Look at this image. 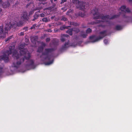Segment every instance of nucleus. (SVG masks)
Returning a JSON list of instances; mask_svg holds the SVG:
<instances>
[{
    "instance_id": "nucleus-24",
    "label": "nucleus",
    "mask_w": 132,
    "mask_h": 132,
    "mask_svg": "<svg viewBox=\"0 0 132 132\" xmlns=\"http://www.w3.org/2000/svg\"><path fill=\"white\" fill-rule=\"evenodd\" d=\"M78 15L79 16H80L82 17H83L84 16L85 14L84 13H82L81 12H79L78 14H76V15L77 16Z\"/></svg>"
},
{
    "instance_id": "nucleus-2",
    "label": "nucleus",
    "mask_w": 132,
    "mask_h": 132,
    "mask_svg": "<svg viewBox=\"0 0 132 132\" xmlns=\"http://www.w3.org/2000/svg\"><path fill=\"white\" fill-rule=\"evenodd\" d=\"M91 13L94 16L93 18L94 19H98L101 18L102 20H105L109 19L110 18V16L109 15L104 16L103 14H99L98 9L96 8L91 11Z\"/></svg>"
},
{
    "instance_id": "nucleus-15",
    "label": "nucleus",
    "mask_w": 132,
    "mask_h": 132,
    "mask_svg": "<svg viewBox=\"0 0 132 132\" xmlns=\"http://www.w3.org/2000/svg\"><path fill=\"white\" fill-rule=\"evenodd\" d=\"M28 3L26 5V8H27L29 7L30 4L33 3V0H27Z\"/></svg>"
},
{
    "instance_id": "nucleus-36",
    "label": "nucleus",
    "mask_w": 132,
    "mask_h": 132,
    "mask_svg": "<svg viewBox=\"0 0 132 132\" xmlns=\"http://www.w3.org/2000/svg\"><path fill=\"white\" fill-rule=\"evenodd\" d=\"M104 43L106 44H108V40L107 39H105L104 40Z\"/></svg>"
},
{
    "instance_id": "nucleus-50",
    "label": "nucleus",
    "mask_w": 132,
    "mask_h": 132,
    "mask_svg": "<svg viewBox=\"0 0 132 132\" xmlns=\"http://www.w3.org/2000/svg\"><path fill=\"white\" fill-rule=\"evenodd\" d=\"M55 4H54L53 5V6H52V7H55Z\"/></svg>"
},
{
    "instance_id": "nucleus-17",
    "label": "nucleus",
    "mask_w": 132,
    "mask_h": 132,
    "mask_svg": "<svg viewBox=\"0 0 132 132\" xmlns=\"http://www.w3.org/2000/svg\"><path fill=\"white\" fill-rule=\"evenodd\" d=\"M43 47L42 46H40L38 47L37 52L39 53H40L42 52L43 50Z\"/></svg>"
},
{
    "instance_id": "nucleus-3",
    "label": "nucleus",
    "mask_w": 132,
    "mask_h": 132,
    "mask_svg": "<svg viewBox=\"0 0 132 132\" xmlns=\"http://www.w3.org/2000/svg\"><path fill=\"white\" fill-rule=\"evenodd\" d=\"M54 51L53 48H46L45 49V51L42 53L43 55H47V56L45 58V59L49 61V62H46L45 63L46 65H49L52 63L53 62V60H52L50 61L51 58V55H48V54L50 53H51Z\"/></svg>"
},
{
    "instance_id": "nucleus-5",
    "label": "nucleus",
    "mask_w": 132,
    "mask_h": 132,
    "mask_svg": "<svg viewBox=\"0 0 132 132\" xmlns=\"http://www.w3.org/2000/svg\"><path fill=\"white\" fill-rule=\"evenodd\" d=\"M28 18L27 12V11L23 12L21 15V19L17 23L18 26H21L24 22L28 21Z\"/></svg>"
},
{
    "instance_id": "nucleus-33",
    "label": "nucleus",
    "mask_w": 132,
    "mask_h": 132,
    "mask_svg": "<svg viewBox=\"0 0 132 132\" xmlns=\"http://www.w3.org/2000/svg\"><path fill=\"white\" fill-rule=\"evenodd\" d=\"M126 9V6H125L123 5L121 7V9L122 11H124V10Z\"/></svg>"
},
{
    "instance_id": "nucleus-57",
    "label": "nucleus",
    "mask_w": 132,
    "mask_h": 132,
    "mask_svg": "<svg viewBox=\"0 0 132 132\" xmlns=\"http://www.w3.org/2000/svg\"><path fill=\"white\" fill-rule=\"evenodd\" d=\"M51 18H53V16H52V17H51Z\"/></svg>"
},
{
    "instance_id": "nucleus-10",
    "label": "nucleus",
    "mask_w": 132,
    "mask_h": 132,
    "mask_svg": "<svg viewBox=\"0 0 132 132\" xmlns=\"http://www.w3.org/2000/svg\"><path fill=\"white\" fill-rule=\"evenodd\" d=\"M12 27L11 24H6L5 26V28L4 32L6 33H7L8 30H10Z\"/></svg>"
},
{
    "instance_id": "nucleus-9",
    "label": "nucleus",
    "mask_w": 132,
    "mask_h": 132,
    "mask_svg": "<svg viewBox=\"0 0 132 132\" xmlns=\"http://www.w3.org/2000/svg\"><path fill=\"white\" fill-rule=\"evenodd\" d=\"M69 37V36L67 34H63L61 36V40L62 42H64L65 40H67L68 37Z\"/></svg>"
},
{
    "instance_id": "nucleus-22",
    "label": "nucleus",
    "mask_w": 132,
    "mask_h": 132,
    "mask_svg": "<svg viewBox=\"0 0 132 132\" xmlns=\"http://www.w3.org/2000/svg\"><path fill=\"white\" fill-rule=\"evenodd\" d=\"M101 22H103V21L100 20H98L96 22H95L94 21L91 22L90 23V24H96L97 23H100Z\"/></svg>"
},
{
    "instance_id": "nucleus-8",
    "label": "nucleus",
    "mask_w": 132,
    "mask_h": 132,
    "mask_svg": "<svg viewBox=\"0 0 132 132\" xmlns=\"http://www.w3.org/2000/svg\"><path fill=\"white\" fill-rule=\"evenodd\" d=\"M5 54H3L0 56V60L4 61L5 62H7L9 61V56Z\"/></svg>"
},
{
    "instance_id": "nucleus-13",
    "label": "nucleus",
    "mask_w": 132,
    "mask_h": 132,
    "mask_svg": "<svg viewBox=\"0 0 132 132\" xmlns=\"http://www.w3.org/2000/svg\"><path fill=\"white\" fill-rule=\"evenodd\" d=\"M39 16V14H37V12H36L33 16L34 18L32 20V21H34L35 20L38 19Z\"/></svg>"
},
{
    "instance_id": "nucleus-21",
    "label": "nucleus",
    "mask_w": 132,
    "mask_h": 132,
    "mask_svg": "<svg viewBox=\"0 0 132 132\" xmlns=\"http://www.w3.org/2000/svg\"><path fill=\"white\" fill-rule=\"evenodd\" d=\"M73 31H74L76 33H78L80 31L79 29L77 28H72Z\"/></svg>"
},
{
    "instance_id": "nucleus-58",
    "label": "nucleus",
    "mask_w": 132,
    "mask_h": 132,
    "mask_svg": "<svg viewBox=\"0 0 132 132\" xmlns=\"http://www.w3.org/2000/svg\"><path fill=\"white\" fill-rule=\"evenodd\" d=\"M51 2H52V1H51Z\"/></svg>"
},
{
    "instance_id": "nucleus-42",
    "label": "nucleus",
    "mask_w": 132,
    "mask_h": 132,
    "mask_svg": "<svg viewBox=\"0 0 132 132\" xmlns=\"http://www.w3.org/2000/svg\"><path fill=\"white\" fill-rule=\"evenodd\" d=\"M45 31L48 32H52V30L51 29H49L47 30H46Z\"/></svg>"
},
{
    "instance_id": "nucleus-39",
    "label": "nucleus",
    "mask_w": 132,
    "mask_h": 132,
    "mask_svg": "<svg viewBox=\"0 0 132 132\" xmlns=\"http://www.w3.org/2000/svg\"><path fill=\"white\" fill-rule=\"evenodd\" d=\"M125 11L126 12L128 13L131 12V11L128 8H126V9H125Z\"/></svg>"
},
{
    "instance_id": "nucleus-19",
    "label": "nucleus",
    "mask_w": 132,
    "mask_h": 132,
    "mask_svg": "<svg viewBox=\"0 0 132 132\" xmlns=\"http://www.w3.org/2000/svg\"><path fill=\"white\" fill-rule=\"evenodd\" d=\"M73 30H72V28L70 29H69L66 32L69 34L71 36L72 35V31Z\"/></svg>"
},
{
    "instance_id": "nucleus-45",
    "label": "nucleus",
    "mask_w": 132,
    "mask_h": 132,
    "mask_svg": "<svg viewBox=\"0 0 132 132\" xmlns=\"http://www.w3.org/2000/svg\"><path fill=\"white\" fill-rule=\"evenodd\" d=\"M23 30H24L25 31H27L28 30V27H25L23 28Z\"/></svg>"
},
{
    "instance_id": "nucleus-43",
    "label": "nucleus",
    "mask_w": 132,
    "mask_h": 132,
    "mask_svg": "<svg viewBox=\"0 0 132 132\" xmlns=\"http://www.w3.org/2000/svg\"><path fill=\"white\" fill-rule=\"evenodd\" d=\"M41 9L39 7H37L33 9L34 10V11H35L36 10H40Z\"/></svg>"
},
{
    "instance_id": "nucleus-47",
    "label": "nucleus",
    "mask_w": 132,
    "mask_h": 132,
    "mask_svg": "<svg viewBox=\"0 0 132 132\" xmlns=\"http://www.w3.org/2000/svg\"><path fill=\"white\" fill-rule=\"evenodd\" d=\"M123 17L124 18H127L128 17V16H126L125 14H124L123 15Z\"/></svg>"
},
{
    "instance_id": "nucleus-38",
    "label": "nucleus",
    "mask_w": 132,
    "mask_h": 132,
    "mask_svg": "<svg viewBox=\"0 0 132 132\" xmlns=\"http://www.w3.org/2000/svg\"><path fill=\"white\" fill-rule=\"evenodd\" d=\"M3 72V69L2 67H0V76L1 75Z\"/></svg>"
},
{
    "instance_id": "nucleus-12",
    "label": "nucleus",
    "mask_w": 132,
    "mask_h": 132,
    "mask_svg": "<svg viewBox=\"0 0 132 132\" xmlns=\"http://www.w3.org/2000/svg\"><path fill=\"white\" fill-rule=\"evenodd\" d=\"M3 27L2 26H0V34H3V35L1 36L3 38L5 37L6 33H5L4 31L3 30Z\"/></svg>"
},
{
    "instance_id": "nucleus-29",
    "label": "nucleus",
    "mask_w": 132,
    "mask_h": 132,
    "mask_svg": "<svg viewBox=\"0 0 132 132\" xmlns=\"http://www.w3.org/2000/svg\"><path fill=\"white\" fill-rule=\"evenodd\" d=\"M34 9H31L29 12V15L30 16L33 14L34 13Z\"/></svg>"
},
{
    "instance_id": "nucleus-32",
    "label": "nucleus",
    "mask_w": 132,
    "mask_h": 132,
    "mask_svg": "<svg viewBox=\"0 0 132 132\" xmlns=\"http://www.w3.org/2000/svg\"><path fill=\"white\" fill-rule=\"evenodd\" d=\"M12 36H11L10 37H8L7 38L5 39V41L7 42L9 41L10 39H12Z\"/></svg>"
},
{
    "instance_id": "nucleus-35",
    "label": "nucleus",
    "mask_w": 132,
    "mask_h": 132,
    "mask_svg": "<svg viewBox=\"0 0 132 132\" xmlns=\"http://www.w3.org/2000/svg\"><path fill=\"white\" fill-rule=\"evenodd\" d=\"M68 19L66 17L64 16H62V18L61 19V20L64 21H66Z\"/></svg>"
},
{
    "instance_id": "nucleus-11",
    "label": "nucleus",
    "mask_w": 132,
    "mask_h": 132,
    "mask_svg": "<svg viewBox=\"0 0 132 132\" xmlns=\"http://www.w3.org/2000/svg\"><path fill=\"white\" fill-rule=\"evenodd\" d=\"M10 5L9 1H7L6 2L3 3L2 5V7L3 8H6L9 7Z\"/></svg>"
},
{
    "instance_id": "nucleus-18",
    "label": "nucleus",
    "mask_w": 132,
    "mask_h": 132,
    "mask_svg": "<svg viewBox=\"0 0 132 132\" xmlns=\"http://www.w3.org/2000/svg\"><path fill=\"white\" fill-rule=\"evenodd\" d=\"M122 29L121 26L119 25H117L116 26L115 29L117 30H119Z\"/></svg>"
},
{
    "instance_id": "nucleus-28",
    "label": "nucleus",
    "mask_w": 132,
    "mask_h": 132,
    "mask_svg": "<svg viewBox=\"0 0 132 132\" xmlns=\"http://www.w3.org/2000/svg\"><path fill=\"white\" fill-rule=\"evenodd\" d=\"M37 39V36H34V37H32L31 38V41L32 42V41L34 42L35 41H36Z\"/></svg>"
},
{
    "instance_id": "nucleus-54",
    "label": "nucleus",
    "mask_w": 132,
    "mask_h": 132,
    "mask_svg": "<svg viewBox=\"0 0 132 132\" xmlns=\"http://www.w3.org/2000/svg\"><path fill=\"white\" fill-rule=\"evenodd\" d=\"M129 2H132V0H129Z\"/></svg>"
},
{
    "instance_id": "nucleus-40",
    "label": "nucleus",
    "mask_w": 132,
    "mask_h": 132,
    "mask_svg": "<svg viewBox=\"0 0 132 132\" xmlns=\"http://www.w3.org/2000/svg\"><path fill=\"white\" fill-rule=\"evenodd\" d=\"M36 26V24H34L32 26L30 27V29H34L35 28V27Z\"/></svg>"
},
{
    "instance_id": "nucleus-51",
    "label": "nucleus",
    "mask_w": 132,
    "mask_h": 132,
    "mask_svg": "<svg viewBox=\"0 0 132 132\" xmlns=\"http://www.w3.org/2000/svg\"><path fill=\"white\" fill-rule=\"evenodd\" d=\"M2 0H0V4L2 3Z\"/></svg>"
},
{
    "instance_id": "nucleus-27",
    "label": "nucleus",
    "mask_w": 132,
    "mask_h": 132,
    "mask_svg": "<svg viewBox=\"0 0 132 132\" xmlns=\"http://www.w3.org/2000/svg\"><path fill=\"white\" fill-rule=\"evenodd\" d=\"M70 25H73L74 26L78 25V24L77 23L73 22H71L70 23Z\"/></svg>"
},
{
    "instance_id": "nucleus-31",
    "label": "nucleus",
    "mask_w": 132,
    "mask_h": 132,
    "mask_svg": "<svg viewBox=\"0 0 132 132\" xmlns=\"http://www.w3.org/2000/svg\"><path fill=\"white\" fill-rule=\"evenodd\" d=\"M87 34H82L80 35V36L82 37L83 38H85L87 36Z\"/></svg>"
},
{
    "instance_id": "nucleus-37",
    "label": "nucleus",
    "mask_w": 132,
    "mask_h": 132,
    "mask_svg": "<svg viewBox=\"0 0 132 132\" xmlns=\"http://www.w3.org/2000/svg\"><path fill=\"white\" fill-rule=\"evenodd\" d=\"M41 46L43 47V48H44V47H45L46 46V44L44 43L43 42H42L41 43Z\"/></svg>"
},
{
    "instance_id": "nucleus-49",
    "label": "nucleus",
    "mask_w": 132,
    "mask_h": 132,
    "mask_svg": "<svg viewBox=\"0 0 132 132\" xmlns=\"http://www.w3.org/2000/svg\"><path fill=\"white\" fill-rule=\"evenodd\" d=\"M2 10L1 8H0V13H1L2 12Z\"/></svg>"
},
{
    "instance_id": "nucleus-20",
    "label": "nucleus",
    "mask_w": 132,
    "mask_h": 132,
    "mask_svg": "<svg viewBox=\"0 0 132 132\" xmlns=\"http://www.w3.org/2000/svg\"><path fill=\"white\" fill-rule=\"evenodd\" d=\"M120 16V14H118V15H113L111 17V18H109V19H114L119 17Z\"/></svg>"
},
{
    "instance_id": "nucleus-26",
    "label": "nucleus",
    "mask_w": 132,
    "mask_h": 132,
    "mask_svg": "<svg viewBox=\"0 0 132 132\" xmlns=\"http://www.w3.org/2000/svg\"><path fill=\"white\" fill-rule=\"evenodd\" d=\"M92 31V30L90 28H88L86 31V33L87 34H88L91 32Z\"/></svg>"
},
{
    "instance_id": "nucleus-56",
    "label": "nucleus",
    "mask_w": 132,
    "mask_h": 132,
    "mask_svg": "<svg viewBox=\"0 0 132 132\" xmlns=\"http://www.w3.org/2000/svg\"><path fill=\"white\" fill-rule=\"evenodd\" d=\"M57 0H54V1H57Z\"/></svg>"
},
{
    "instance_id": "nucleus-1",
    "label": "nucleus",
    "mask_w": 132,
    "mask_h": 132,
    "mask_svg": "<svg viewBox=\"0 0 132 132\" xmlns=\"http://www.w3.org/2000/svg\"><path fill=\"white\" fill-rule=\"evenodd\" d=\"M19 50H20V55L18 53L17 51L15 50L12 55L14 59H16L17 61L16 63H13L12 66L17 68H18L22 63L24 61V60L26 59L27 60L28 62L27 64L26 67L34 68H35L34 61L32 60H29L31 57V55L29 52L27 53L28 51L27 49L19 47Z\"/></svg>"
},
{
    "instance_id": "nucleus-25",
    "label": "nucleus",
    "mask_w": 132,
    "mask_h": 132,
    "mask_svg": "<svg viewBox=\"0 0 132 132\" xmlns=\"http://www.w3.org/2000/svg\"><path fill=\"white\" fill-rule=\"evenodd\" d=\"M42 20V21L43 22H47L48 21H49L50 20H48L47 17L44 18H43Z\"/></svg>"
},
{
    "instance_id": "nucleus-46",
    "label": "nucleus",
    "mask_w": 132,
    "mask_h": 132,
    "mask_svg": "<svg viewBox=\"0 0 132 132\" xmlns=\"http://www.w3.org/2000/svg\"><path fill=\"white\" fill-rule=\"evenodd\" d=\"M66 0H62V1H61V4L63 3L64 2H66Z\"/></svg>"
},
{
    "instance_id": "nucleus-48",
    "label": "nucleus",
    "mask_w": 132,
    "mask_h": 132,
    "mask_svg": "<svg viewBox=\"0 0 132 132\" xmlns=\"http://www.w3.org/2000/svg\"><path fill=\"white\" fill-rule=\"evenodd\" d=\"M20 35L21 36H23L24 35V33L23 32H21L20 33Z\"/></svg>"
},
{
    "instance_id": "nucleus-4",
    "label": "nucleus",
    "mask_w": 132,
    "mask_h": 132,
    "mask_svg": "<svg viewBox=\"0 0 132 132\" xmlns=\"http://www.w3.org/2000/svg\"><path fill=\"white\" fill-rule=\"evenodd\" d=\"M106 32L107 31L106 30H104L101 31L99 33V34L101 35V36H99L98 37L96 38V36L95 35H92L89 37V39L90 40H93L95 39L92 41L93 43L97 42L106 36Z\"/></svg>"
},
{
    "instance_id": "nucleus-41",
    "label": "nucleus",
    "mask_w": 132,
    "mask_h": 132,
    "mask_svg": "<svg viewBox=\"0 0 132 132\" xmlns=\"http://www.w3.org/2000/svg\"><path fill=\"white\" fill-rule=\"evenodd\" d=\"M45 16V14L44 13H41L39 14V16H40L41 17H44Z\"/></svg>"
},
{
    "instance_id": "nucleus-34",
    "label": "nucleus",
    "mask_w": 132,
    "mask_h": 132,
    "mask_svg": "<svg viewBox=\"0 0 132 132\" xmlns=\"http://www.w3.org/2000/svg\"><path fill=\"white\" fill-rule=\"evenodd\" d=\"M25 45H26L24 43H22V44H21V45H20V46H19L18 47V48L19 49V47H20L21 48H24V47L25 46Z\"/></svg>"
},
{
    "instance_id": "nucleus-23",
    "label": "nucleus",
    "mask_w": 132,
    "mask_h": 132,
    "mask_svg": "<svg viewBox=\"0 0 132 132\" xmlns=\"http://www.w3.org/2000/svg\"><path fill=\"white\" fill-rule=\"evenodd\" d=\"M73 12V10L71 9L69 10L66 13V14L67 15H68L69 16L71 15L70 14V13H72Z\"/></svg>"
},
{
    "instance_id": "nucleus-44",
    "label": "nucleus",
    "mask_w": 132,
    "mask_h": 132,
    "mask_svg": "<svg viewBox=\"0 0 132 132\" xmlns=\"http://www.w3.org/2000/svg\"><path fill=\"white\" fill-rule=\"evenodd\" d=\"M50 40V38H47L46 39V41L47 42H48Z\"/></svg>"
},
{
    "instance_id": "nucleus-7",
    "label": "nucleus",
    "mask_w": 132,
    "mask_h": 132,
    "mask_svg": "<svg viewBox=\"0 0 132 132\" xmlns=\"http://www.w3.org/2000/svg\"><path fill=\"white\" fill-rule=\"evenodd\" d=\"M15 46H10L9 47V50L7 51H6V53L8 55L11 54L13 51V53L15 51H16L15 50H14Z\"/></svg>"
},
{
    "instance_id": "nucleus-30",
    "label": "nucleus",
    "mask_w": 132,
    "mask_h": 132,
    "mask_svg": "<svg viewBox=\"0 0 132 132\" xmlns=\"http://www.w3.org/2000/svg\"><path fill=\"white\" fill-rule=\"evenodd\" d=\"M70 26H67V27H66V26H63V27H60V29L61 30H64V29H66V28H68V27H70Z\"/></svg>"
},
{
    "instance_id": "nucleus-55",
    "label": "nucleus",
    "mask_w": 132,
    "mask_h": 132,
    "mask_svg": "<svg viewBox=\"0 0 132 132\" xmlns=\"http://www.w3.org/2000/svg\"><path fill=\"white\" fill-rule=\"evenodd\" d=\"M37 13H40V11H37Z\"/></svg>"
},
{
    "instance_id": "nucleus-6",
    "label": "nucleus",
    "mask_w": 132,
    "mask_h": 132,
    "mask_svg": "<svg viewBox=\"0 0 132 132\" xmlns=\"http://www.w3.org/2000/svg\"><path fill=\"white\" fill-rule=\"evenodd\" d=\"M74 4H77L78 3V5H79V6H77V8L81 10H84L85 9V6L84 5L83 3L82 2H80L78 0H72Z\"/></svg>"
},
{
    "instance_id": "nucleus-52",
    "label": "nucleus",
    "mask_w": 132,
    "mask_h": 132,
    "mask_svg": "<svg viewBox=\"0 0 132 132\" xmlns=\"http://www.w3.org/2000/svg\"><path fill=\"white\" fill-rule=\"evenodd\" d=\"M39 1L40 2H43L44 1V0H39Z\"/></svg>"
},
{
    "instance_id": "nucleus-14",
    "label": "nucleus",
    "mask_w": 132,
    "mask_h": 132,
    "mask_svg": "<svg viewBox=\"0 0 132 132\" xmlns=\"http://www.w3.org/2000/svg\"><path fill=\"white\" fill-rule=\"evenodd\" d=\"M106 22H107V23L106 25H101L100 26H101L102 27H104L106 26H109L111 25L112 23L111 21H106Z\"/></svg>"
},
{
    "instance_id": "nucleus-53",
    "label": "nucleus",
    "mask_w": 132,
    "mask_h": 132,
    "mask_svg": "<svg viewBox=\"0 0 132 132\" xmlns=\"http://www.w3.org/2000/svg\"><path fill=\"white\" fill-rule=\"evenodd\" d=\"M48 26H49V27H51V25L50 24H49V25H48Z\"/></svg>"
},
{
    "instance_id": "nucleus-16",
    "label": "nucleus",
    "mask_w": 132,
    "mask_h": 132,
    "mask_svg": "<svg viewBox=\"0 0 132 132\" xmlns=\"http://www.w3.org/2000/svg\"><path fill=\"white\" fill-rule=\"evenodd\" d=\"M69 42L68 41L66 43H65L64 45L62 46L61 48V50H65V49L67 47V46L68 45H69Z\"/></svg>"
}]
</instances>
